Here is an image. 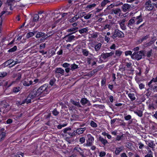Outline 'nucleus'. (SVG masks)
<instances>
[{
    "label": "nucleus",
    "mask_w": 157,
    "mask_h": 157,
    "mask_svg": "<svg viewBox=\"0 0 157 157\" xmlns=\"http://www.w3.org/2000/svg\"><path fill=\"white\" fill-rule=\"evenodd\" d=\"M48 84H45L41 86L37 90L40 95L42 96L44 95L48 94L49 91V89L48 87Z\"/></svg>",
    "instance_id": "nucleus-1"
},
{
    "label": "nucleus",
    "mask_w": 157,
    "mask_h": 157,
    "mask_svg": "<svg viewBox=\"0 0 157 157\" xmlns=\"http://www.w3.org/2000/svg\"><path fill=\"white\" fill-rule=\"evenodd\" d=\"M144 55V52L140 51L137 52H134L131 56V58L132 59H136L138 60L140 59L142 56Z\"/></svg>",
    "instance_id": "nucleus-2"
},
{
    "label": "nucleus",
    "mask_w": 157,
    "mask_h": 157,
    "mask_svg": "<svg viewBox=\"0 0 157 157\" xmlns=\"http://www.w3.org/2000/svg\"><path fill=\"white\" fill-rule=\"evenodd\" d=\"M63 134L66 136H67V134L70 136H75V131H72L71 130V128L69 127H67L65 128L62 130Z\"/></svg>",
    "instance_id": "nucleus-3"
},
{
    "label": "nucleus",
    "mask_w": 157,
    "mask_h": 157,
    "mask_svg": "<svg viewBox=\"0 0 157 157\" xmlns=\"http://www.w3.org/2000/svg\"><path fill=\"white\" fill-rule=\"evenodd\" d=\"M154 7V4L152 3L150 0L146 2L144 5V7L147 11H151L153 10Z\"/></svg>",
    "instance_id": "nucleus-4"
},
{
    "label": "nucleus",
    "mask_w": 157,
    "mask_h": 157,
    "mask_svg": "<svg viewBox=\"0 0 157 157\" xmlns=\"http://www.w3.org/2000/svg\"><path fill=\"white\" fill-rule=\"evenodd\" d=\"M124 36V34L122 32L119 30L116 29L113 33L111 37L113 39H115L117 37L122 38Z\"/></svg>",
    "instance_id": "nucleus-5"
},
{
    "label": "nucleus",
    "mask_w": 157,
    "mask_h": 157,
    "mask_svg": "<svg viewBox=\"0 0 157 157\" xmlns=\"http://www.w3.org/2000/svg\"><path fill=\"white\" fill-rule=\"evenodd\" d=\"M29 95V97H31V99H33L40 95L37 90H33Z\"/></svg>",
    "instance_id": "nucleus-6"
},
{
    "label": "nucleus",
    "mask_w": 157,
    "mask_h": 157,
    "mask_svg": "<svg viewBox=\"0 0 157 157\" xmlns=\"http://www.w3.org/2000/svg\"><path fill=\"white\" fill-rule=\"evenodd\" d=\"M23 85L25 86H29L33 85V81L31 80L30 79L25 78L22 81Z\"/></svg>",
    "instance_id": "nucleus-7"
},
{
    "label": "nucleus",
    "mask_w": 157,
    "mask_h": 157,
    "mask_svg": "<svg viewBox=\"0 0 157 157\" xmlns=\"http://www.w3.org/2000/svg\"><path fill=\"white\" fill-rule=\"evenodd\" d=\"M64 72V70L61 68H56L55 70V73L56 75H63Z\"/></svg>",
    "instance_id": "nucleus-8"
},
{
    "label": "nucleus",
    "mask_w": 157,
    "mask_h": 157,
    "mask_svg": "<svg viewBox=\"0 0 157 157\" xmlns=\"http://www.w3.org/2000/svg\"><path fill=\"white\" fill-rule=\"evenodd\" d=\"M133 7V5H130L128 4H124L122 6V10L123 12H125L130 10L131 8H132Z\"/></svg>",
    "instance_id": "nucleus-9"
},
{
    "label": "nucleus",
    "mask_w": 157,
    "mask_h": 157,
    "mask_svg": "<svg viewBox=\"0 0 157 157\" xmlns=\"http://www.w3.org/2000/svg\"><path fill=\"white\" fill-rule=\"evenodd\" d=\"M121 9L119 8H117L112 10L111 14H115L117 16H120L121 15Z\"/></svg>",
    "instance_id": "nucleus-10"
},
{
    "label": "nucleus",
    "mask_w": 157,
    "mask_h": 157,
    "mask_svg": "<svg viewBox=\"0 0 157 157\" xmlns=\"http://www.w3.org/2000/svg\"><path fill=\"white\" fill-rule=\"evenodd\" d=\"M126 20L125 19L120 20L118 21V23L119 25L121 28L122 30H124L126 29V26L125 25V22Z\"/></svg>",
    "instance_id": "nucleus-11"
},
{
    "label": "nucleus",
    "mask_w": 157,
    "mask_h": 157,
    "mask_svg": "<svg viewBox=\"0 0 157 157\" xmlns=\"http://www.w3.org/2000/svg\"><path fill=\"white\" fill-rule=\"evenodd\" d=\"M114 52H111L110 53H102L101 55L102 58L104 60L106 59L108 57L111 56L114 54Z\"/></svg>",
    "instance_id": "nucleus-12"
},
{
    "label": "nucleus",
    "mask_w": 157,
    "mask_h": 157,
    "mask_svg": "<svg viewBox=\"0 0 157 157\" xmlns=\"http://www.w3.org/2000/svg\"><path fill=\"white\" fill-rule=\"evenodd\" d=\"M136 24L138 25L141 22L143 21V17L141 15L137 16L135 19Z\"/></svg>",
    "instance_id": "nucleus-13"
},
{
    "label": "nucleus",
    "mask_w": 157,
    "mask_h": 157,
    "mask_svg": "<svg viewBox=\"0 0 157 157\" xmlns=\"http://www.w3.org/2000/svg\"><path fill=\"white\" fill-rule=\"evenodd\" d=\"M101 43H98V44L95 45H94L93 43L91 44V46L92 47H94V49L96 52H98L100 49L101 46Z\"/></svg>",
    "instance_id": "nucleus-14"
},
{
    "label": "nucleus",
    "mask_w": 157,
    "mask_h": 157,
    "mask_svg": "<svg viewBox=\"0 0 157 157\" xmlns=\"http://www.w3.org/2000/svg\"><path fill=\"white\" fill-rule=\"evenodd\" d=\"M15 2V1L14 0H7L6 4V5L10 6V9L12 10V9L11 6L13 5Z\"/></svg>",
    "instance_id": "nucleus-15"
},
{
    "label": "nucleus",
    "mask_w": 157,
    "mask_h": 157,
    "mask_svg": "<svg viewBox=\"0 0 157 157\" xmlns=\"http://www.w3.org/2000/svg\"><path fill=\"white\" fill-rule=\"evenodd\" d=\"M124 147L122 146L116 148L115 153L116 155H119L124 150Z\"/></svg>",
    "instance_id": "nucleus-16"
},
{
    "label": "nucleus",
    "mask_w": 157,
    "mask_h": 157,
    "mask_svg": "<svg viewBox=\"0 0 157 157\" xmlns=\"http://www.w3.org/2000/svg\"><path fill=\"white\" fill-rule=\"evenodd\" d=\"M126 94H128V97L132 101H133L136 99L135 94L134 93H128V91H127Z\"/></svg>",
    "instance_id": "nucleus-17"
},
{
    "label": "nucleus",
    "mask_w": 157,
    "mask_h": 157,
    "mask_svg": "<svg viewBox=\"0 0 157 157\" xmlns=\"http://www.w3.org/2000/svg\"><path fill=\"white\" fill-rule=\"evenodd\" d=\"M86 129V128L85 127L80 128L77 129L75 131V135H76L77 134L78 135L82 134Z\"/></svg>",
    "instance_id": "nucleus-18"
},
{
    "label": "nucleus",
    "mask_w": 157,
    "mask_h": 157,
    "mask_svg": "<svg viewBox=\"0 0 157 157\" xmlns=\"http://www.w3.org/2000/svg\"><path fill=\"white\" fill-rule=\"evenodd\" d=\"M153 82H157V76L156 78H153L150 81L147 83V85L150 88H152L153 87V85L151 84Z\"/></svg>",
    "instance_id": "nucleus-19"
},
{
    "label": "nucleus",
    "mask_w": 157,
    "mask_h": 157,
    "mask_svg": "<svg viewBox=\"0 0 157 157\" xmlns=\"http://www.w3.org/2000/svg\"><path fill=\"white\" fill-rule=\"evenodd\" d=\"M78 29V28L77 27L71 28L67 29V32H72L71 33V34L77 32Z\"/></svg>",
    "instance_id": "nucleus-20"
},
{
    "label": "nucleus",
    "mask_w": 157,
    "mask_h": 157,
    "mask_svg": "<svg viewBox=\"0 0 157 157\" xmlns=\"http://www.w3.org/2000/svg\"><path fill=\"white\" fill-rule=\"evenodd\" d=\"M87 143L86 145L87 146H91L94 141V138H88L87 140Z\"/></svg>",
    "instance_id": "nucleus-21"
},
{
    "label": "nucleus",
    "mask_w": 157,
    "mask_h": 157,
    "mask_svg": "<svg viewBox=\"0 0 157 157\" xmlns=\"http://www.w3.org/2000/svg\"><path fill=\"white\" fill-rule=\"evenodd\" d=\"M80 17L79 16H78L77 15H76L74 17H73L72 18H71L69 20V22L70 23H73L75 21H76L78 20V19Z\"/></svg>",
    "instance_id": "nucleus-22"
},
{
    "label": "nucleus",
    "mask_w": 157,
    "mask_h": 157,
    "mask_svg": "<svg viewBox=\"0 0 157 157\" xmlns=\"http://www.w3.org/2000/svg\"><path fill=\"white\" fill-rule=\"evenodd\" d=\"M70 102L72 104L78 107H81L79 101L77 102L71 99L70 100Z\"/></svg>",
    "instance_id": "nucleus-23"
},
{
    "label": "nucleus",
    "mask_w": 157,
    "mask_h": 157,
    "mask_svg": "<svg viewBox=\"0 0 157 157\" xmlns=\"http://www.w3.org/2000/svg\"><path fill=\"white\" fill-rule=\"evenodd\" d=\"M96 6V4L95 3L89 4L86 6V8L87 9H89V10H91L93 9Z\"/></svg>",
    "instance_id": "nucleus-24"
},
{
    "label": "nucleus",
    "mask_w": 157,
    "mask_h": 157,
    "mask_svg": "<svg viewBox=\"0 0 157 157\" xmlns=\"http://www.w3.org/2000/svg\"><path fill=\"white\" fill-rule=\"evenodd\" d=\"M135 22V19H130L128 21L127 26L131 28V26H132L133 25Z\"/></svg>",
    "instance_id": "nucleus-25"
},
{
    "label": "nucleus",
    "mask_w": 157,
    "mask_h": 157,
    "mask_svg": "<svg viewBox=\"0 0 157 157\" xmlns=\"http://www.w3.org/2000/svg\"><path fill=\"white\" fill-rule=\"evenodd\" d=\"M88 30V28L86 27L79 30L78 32L81 34H82L83 33H87Z\"/></svg>",
    "instance_id": "nucleus-26"
},
{
    "label": "nucleus",
    "mask_w": 157,
    "mask_h": 157,
    "mask_svg": "<svg viewBox=\"0 0 157 157\" xmlns=\"http://www.w3.org/2000/svg\"><path fill=\"white\" fill-rule=\"evenodd\" d=\"M110 2V1L109 0H104L101 2V7H102L103 8L107 3H109Z\"/></svg>",
    "instance_id": "nucleus-27"
},
{
    "label": "nucleus",
    "mask_w": 157,
    "mask_h": 157,
    "mask_svg": "<svg viewBox=\"0 0 157 157\" xmlns=\"http://www.w3.org/2000/svg\"><path fill=\"white\" fill-rule=\"evenodd\" d=\"M150 37L149 35H147L145 36H144L142 38L140 39L138 41L139 43H141L144 40H146L147 39L149 38Z\"/></svg>",
    "instance_id": "nucleus-28"
},
{
    "label": "nucleus",
    "mask_w": 157,
    "mask_h": 157,
    "mask_svg": "<svg viewBox=\"0 0 157 157\" xmlns=\"http://www.w3.org/2000/svg\"><path fill=\"white\" fill-rule=\"evenodd\" d=\"M80 102L82 105H83L88 103H89V101L86 98H83L81 99Z\"/></svg>",
    "instance_id": "nucleus-29"
},
{
    "label": "nucleus",
    "mask_w": 157,
    "mask_h": 157,
    "mask_svg": "<svg viewBox=\"0 0 157 157\" xmlns=\"http://www.w3.org/2000/svg\"><path fill=\"white\" fill-rule=\"evenodd\" d=\"M156 40V39L155 37H153L151 38V40L150 41L146 44L147 46H149L151 45L152 44L154 43L155 41Z\"/></svg>",
    "instance_id": "nucleus-30"
},
{
    "label": "nucleus",
    "mask_w": 157,
    "mask_h": 157,
    "mask_svg": "<svg viewBox=\"0 0 157 157\" xmlns=\"http://www.w3.org/2000/svg\"><path fill=\"white\" fill-rule=\"evenodd\" d=\"M16 81H13L12 82V83L8 85V82L7 81H4V82H3V85L4 86L6 87H10L12 84L15 83Z\"/></svg>",
    "instance_id": "nucleus-31"
},
{
    "label": "nucleus",
    "mask_w": 157,
    "mask_h": 157,
    "mask_svg": "<svg viewBox=\"0 0 157 157\" xmlns=\"http://www.w3.org/2000/svg\"><path fill=\"white\" fill-rule=\"evenodd\" d=\"M82 52L84 56H88L89 52L87 49H82Z\"/></svg>",
    "instance_id": "nucleus-32"
},
{
    "label": "nucleus",
    "mask_w": 157,
    "mask_h": 157,
    "mask_svg": "<svg viewBox=\"0 0 157 157\" xmlns=\"http://www.w3.org/2000/svg\"><path fill=\"white\" fill-rule=\"evenodd\" d=\"M70 67H71V70L72 71L75 69L78 68V66L75 63L71 64L70 66Z\"/></svg>",
    "instance_id": "nucleus-33"
},
{
    "label": "nucleus",
    "mask_w": 157,
    "mask_h": 157,
    "mask_svg": "<svg viewBox=\"0 0 157 157\" xmlns=\"http://www.w3.org/2000/svg\"><path fill=\"white\" fill-rule=\"evenodd\" d=\"M39 16L38 14H36L34 15L33 16V21L35 22H37L39 20Z\"/></svg>",
    "instance_id": "nucleus-34"
},
{
    "label": "nucleus",
    "mask_w": 157,
    "mask_h": 157,
    "mask_svg": "<svg viewBox=\"0 0 157 157\" xmlns=\"http://www.w3.org/2000/svg\"><path fill=\"white\" fill-rule=\"evenodd\" d=\"M134 113L140 117H141L143 115V112L141 110H139L137 111H134Z\"/></svg>",
    "instance_id": "nucleus-35"
},
{
    "label": "nucleus",
    "mask_w": 157,
    "mask_h": 157,
    "mask_svg": "<svg viewBox=\"0 0 157 157\" xmlns=\"http://www.w3.org/2000/svg\"><path fill=\"white\" fill-rule=\"evenodd\" d=\"M32 99H31V97H29V95L27 98L25 100H25V103H26L27 104H28L31 102V100Z\"/></svg>",
    "instance_id": "nucleus-36"
},
{
    "label": "nucleus",
    "mask_w": 157,
    "mask_h": 157,
    "mask_svg": "<svg viewBox=\"0 0 157 157\" xmlns=\"http://www.w3.org/2000/svg\"><path fill=\"white\" fill-rule=\"evenodd\" d=\"M34 34V33L33 32H29L26 34V37L29 38L33 36Z\"/></svg>",
    "instance_id": "nucleus-37"
},
{
    "label": "nucleus",
    "mask_w": 157,
    "mask_h": 157,
    "mask_svg": "<svg viewBox=\"0 0 157 157\" xmlns=\"http://www.w3.org/2000/svg\"><path fill=\"white\" fill-rule=\"evenodd\" d=\"M122 53V51L118 50H117L115 52V55L117 56H120Z\"/></svg>",
    "instance_id": "nucleus-38"
},
{
    "label": "nucleus",
    "mask_w": 157,
    "mask_h": 157,
    "mask_svg": "<svg viewBox=\"0 0 157 157\" xmlns=\"http://www.w3.org/2000/svg\"><path fill=\"white\" fill-rule=\"evenodd\" d=\"M17 48V46H15L13 48L9 50L8 52H14L16 51Z\"/></svg>",
    "instance_id": "nucleus-39"
},
{
    "label": "nucleus",
    "mask_w": 157,
    "mask_h": 157,
    "mask_svg": "<svg viewBox=\"0 0 157 157\" xmlns=\"http://www.w3.org/2000/svg\"><path fill=\"white\" fill-rule=\"evenodd\" d=\"M7 73L6 72H0V77H4L7 75Z\"/></svg>",
    "instance_id": "nucleus-40"
},
{
    "label": "nucleus",
    "mask_w": 157,
    "mask_h": 157,
    "mask_svg": "<svg viewBox=\"0 0 157 157\" xmlns=\"http://www.w3.org/2000/svg\"><path fill=\"white\" fill-rule=\"evenodd\" d=\"M25 103V100H23L22 101H17L16 102L17 105L18 106L20 105H21Z\"/></svg>",
    "instance_id": "nucleus-41"
},
{
    "label": "nucleus",
    "mask_w": 157,
    "mask_h": 157,
    "mask_svg": "<svg viewBox=\"0 0 157 157\" xmlns=\"http://www.w3.org/2000/svg\"><path fill=\"white\" fill-rule=\"evenodd\" d=\"M99 140L104 145L107 143V141L106 140L104 139V138H99Z\"/></svg>",
    "instance_id": "nucleus-42"
},
{
    "label": "nucleus",
    "mask_w": 157,
    "mask_h": 157,
    "mask_svg": "<svg viewBox=\"0 0 157 157\" xmlns=\"http://www.w3.org/2000/svg\"><path fill=\"white\" fill-rule=\"evenodd\" d=\"M67 125V123L62 124H59L57 126V128L58 129H61L62 127L66 126Z\"/></svg>",
    "instance_id": "nucleus-43"
},
{
    "label": "nucleus",
    "mask_w": 157,
    "mask_h": 157,
    "mask_svg": "<svg viewBox=\"0 0 157 157\" xmlns=\"http://www.w3.org/2000/svg\"><path fill=\"white\" fill-rule=\"evenodd\" d=\"M145 157H153V152L150 150L149 152L145 155Z\"/></svg>",
    "instance_id": "nucleus-44"
},
{
    "label": "nucleus",
    "mask_w": 157,
    "mask_h": 157,
    "mask_svg": "<svg viewBox=\"0 0 157 157\" xmlns=\"http://www.w3.org/2000/svg\"><path fill=\"white\" fill-rule=\"evenodd\" d=\"M44 35V34L43 33L41 32H39L36 34V38H39L43 36Z\"/></svg>",
    "instance_id": "nucleus-45"
},
{
    "label": "nucleus",
    "mask_w": 157,
    "mask_h": 157,
    "mask_svg": "<svg viewBox=\"0 0 157 157\" xmlns=\"http://www.w3.org/2000/svg\"><path fill=\"white\" fill-rule=\"evenodd\" d=\"M24 154L23 153H21V152H19L17 154L14 156V157H23Z\"/></svg>",
    "instance_id": "nucleus-46"
},
{
    "label": "nucleus",
    "mask_w": 157,
    "mask_h": 157,
    "mask_svg": "<svg viewBox=\"0 0 157 157\" xmlns=\"http://www.w3.org/2000/svg\"><path fill=\"white\" fill-rule=\"evenodd\" d=\"M20 90V88L19 87H14L13 89V92L15 93H17L19 92Z\"/></svg>",
    "instance_id": "nucleus-47"
},
{
    "label": "nucleus",
    "mask_w": 157,
    "mask_h": 157,
    "mask_svg": "<svg viewBox=\"0 0 157 157\" xmlns=\"http://www.w3.org/2000/svg\"><path fill=\"white\" fill-rule=\"evenodd\" d=\"M75 36L73 35H71L68 36V40L69 41H71L74 39Z\"/></svg>",
    "instance_id": "nucleus-48"
},
{
    "label": "nucleus",
    "mask_w": 157,
    "mask_h": 157,
    "mask_svg": "<svg viewBox=\"0 0 157 157\" xmlns=\"http://www.w3.org/2000/svg\"><path fill=\"white\" fill-rule=\"evenodd\" d=\"M90 125L93 127L95 128L97 127V124L94 121H92L90 122Z\"/></svg>",
    "instance_id": "nucleus-49"
},
{
    "label": "nucleus",
    "mask_w": 157,
    "mask_h": 157,
    "mask_svg": "<svg viewBox=\"0 0 157 157\" xmlns=\"http://www.w3.org/2000/svg\"><path fill=\"white\" fill-rule=\"evenodd\" d=\"M74 151H77L79 152H81L82 150L79 147H75L74 149Z\"/></svg>",
    "instance_id": "nucleus-50"
},
{
    "label": "nucleus",
    "mask_w": 157,
    "mask_h": 157,
    "mask_svg": "<svg viewBox=\"0 0 157 157\" xmlns=\"http://www.w3.org/2000/svg\"><path fill=\"white\" fill-rule=\"evenodd\" d=\"M131 117H132L130 115H128L126 116H124V119L125 120L128 121V120H129L130 119H131Z\"/></svg>",
    "instance_id": "nucleus-51"
},
{
    "label": "nucleus",
    "mask_w": 157,
    "mask_h": 157,
    "mask_svg": "<svg viewBox=\"0 0 157 157\" xmlns=\"http://www.w3.org/2000/svg\"><path fill=\"white\" fill-rule=\"evenodd\" d=\"M91 15L92 14H90V13H89L86 16L84 17V18L85 19H88L91 17Z\"/></svg>",
    "instance_id": "nucleus-52"
},
{
    "label": "nucleus",
    "mask_w": 157,
    "mask_h": 157,
    "mask_svg": "<svg viewBox=\"0 0 157 157\" xmlns=\"http://www.w3.org/2000/svg\"><path fill=\"white\" fill-rule=\"evenodd\" d=\"M148 144L149 146L151 147H152L153 146L155 145V144L153 143V141L151 140L149 142Z\"/></svg>",
    "instance_id": "nucleus-53"
},
{
    "label": "nucleus",
    "mask_w": 157,
    "mask_h": 157,
    "mask_svg": "<svg viewBox=\"0 0 157 157\" xmlns=\"http://www.w3.org/2000/svg\"><path fill=\"white\" fill-rule=\"evenodd\" d=\"M132 52L131 51H126L125 52V55L126 56H127L128 55H131L132 56Z\"/></svg>",
    "instance_id": "nucleus-54"
},
{
    "label": "nucleus",
    "mask_w": 157,
    "mask_h": 157,
    "mask_svg": "<svg viewBox=\"0 0 157 157\" xmlns=\"http://www.w3.org/2000/svg\"><path fill=\"white\" fill-rule=\"evenodd\" d=\"M102 134L104 136H107V137H111L110 135L108 134V133H106L105 132H102Z\"/></svg>",
    "instance_id": "nucleus-55"
},
{
    "label": "nucleus",
    "mask_w": 157,
    "mask_h": 157,
    "mask_svg": "<svg viewBox=\"0 0 157 157\" xmlns=\"http://www.w3.org/2000/svg\"><path fill=\"white\" fill-rule=\"evenodd\" d=\"M70 64L67 63H64L62 65L63 67L65 68H68V67L70 66Z\"/></svg>",
    "instance_id": "nucleus-56"
},
{
    "label": "nucleus",
    "mask_w": 157,
    "mask_h": 157,
    "mask_svg": "<svg viewBox=\"0 0 157 157\" xmlns=\"http://www.w3.org/2000/svg\"><path fill=\"white\" fill-rule=\"evenodd\" d=\"M52 113L55 116H57L59 113V112L56 109H54L52 111Z\"/></svg>",
    "instance_id": "nucleus-57"
},
{
    "label": "nucleus",
    "mask_w": 157,
    "mask_h": 157,
    "mask_svg": "<svg viewBox=\"0 0 157 157\" xmlns=\"http://www.w3.org/2000/svg\"><path fill=\"white\" fill-rule=\"evenodd\" d=\"M106 81V79L105 78H103L102 79L101 81V84L102 86H103L105 83Z\"/></svg>",
    "instance_id": "nucleus-58"
},
{
    "label": "nucleus",
    "mask_w": 157,
    "mask_h": 157,
    "mask_svg": "<svg viewBox=\"0 0 157 157\" xmlns=\"http://www.w3.org/2000/svg\"><path fill=\"white\" fill-rule=\"evenodd\" d=\"M144 87L145 85L143 83H140L139 85V88L141 90L144 88Z\"/></svg>",
    "instance_id": "nucleus-59"
},
{
    "label": "nucleus",
    "mask_w": 157,
    "mask_h": 157,
    "mask_svg": "<svg viewBox=\"0 0 157 157\" xmlns=\"http://www.w3.org/2000/svg\"><path fill=\"white\" fill-rule=\"evenodd\" d=\"M105 153L104 151L101 152L100 153L99 156L100 157H103L105 155Z\"/></svg>",
    "instance_id": "nucleus-60"
},
{
    "label": "nucleus",
    "mask_w": 157,
    "mask_h": 157,
    "mask_svg": "<svg viewBox=\"0 0 157 157\" xmlns=\"http://www.w3.org/2000/svg\"><path fill=\"white\" fill-rule=\"evenodd\" d=\"M104 40L107 43H108L110 40V38L106 36H105L104 37Z\"/></svg>",
    "instance_id": "nucleus-61"
},
{
    "label": "nucleus",
    "mask_w": 157,
    "mask_h": 157,
    "mask_svg": "<svg viewBox=\"0 0 157 157\" xmlns=\"http://www.w3.org/2000/svg\"><path fill=\"white\" fill-rule=\"evenodd\" d=\"M70 138H66V141L68 142L69 144L71 143L72 142H73V140H70Z\"/></svg>",
    "instance_id": "nucleus-62"
},
{
    "label": "nucleus",
    "mask_w": 157,
    "mask_h": 157,
    "mask_svg": "<svg viewBox=\"0 0 157 157\" xmlns=\"http://www.w3.org/2000/svg\"><path fill=\"white\" fill-rule=\"evenodd\" d=\"M55 82L52 79L49 82V84L51 85V86H52L54 84Z\"/></svg>",
    "instance_id": "nucleus-63"
},
{
    "label": "nucleus",
    "mask_w": 157,
    "mask_h": 157,
    "mask_svg": "<svg viewBox=\"0 0 157 157\" xmlns=\"http://www.w3.org/2000/svg\"><path fill=\"white\" fill-rule=\"evenodd\" d=\"M109 99L111 102H113V96H110L109 98Z\"/></svg>",
    "instance_id": "nucleus-64"
}]
</instances>
